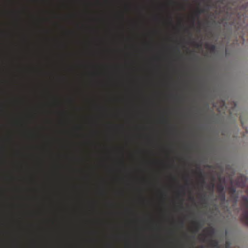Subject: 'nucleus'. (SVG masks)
Segmentation results:
<instances>
[{
  "instance_id": "obj_7",
  "label": "nucleus",
  "mask_w": 248,
  "mask_h": 248,
  "mask_svg": "<svg viewBox=\"0 0 248 248\" xmlns=\"http://www.w3.org/2000/svg\"><path fill=\"white\" fill-rule=\"evenodd\" d=\"M210 244L213 247L217 248H219L218 242L216 240H212L210 242Z\"/></svg>"
},
{
  "instance_id": "obj_21",
  "label": "nucleus",
  "mask_w": 248,
  "mask_h": 248,
  "mask_svg": "<svg viewBox=\"0 0 248 248\" xmlns=\"http://www.w3.org/2000/svg\"><path fill=\"white\" fill-rule=\"evenodd\" d=\"M170 21H171V18H170Z\"/></svg>"
},
{
  "instance_id": "obj_20",
  "label": "nucleus",
  "mask_w": 248,
  "mask_h": 248,
  "mask_svg": "<svg viewBox=\"0 0 248 248\" xmlns=\"http://www.w3.org/2000/svg\"><path fill=\"white\" fill-rule=\"evenodd\" d=\"M180 196V193H178V196Z\"/></svg>"
},
{
  "instance_id": "obj_13",
  "label": "nucleus",
  "mask_w": 248,
  "mask_h": 248,
  "mask_svg": "<svg viewBox=\"0 0 248 248\" xmlns=\"http://www.w3.org/2000/svg\"><path fill=\"white\" fill-rule=\"evenodd\" d=\"M240 122H241L242 126L243 127H244V122L243 120H242V118H241V117H240Z\"/></svg>"
},
{
  "instance_id": "obj_3",
  "label": "nucleus",
  "mask_w": 248,
  "mask_h": 248,
  "mask_svg": "<svg viewBox=\"0 0 248 248\" xmlns=\"http://www.w3.org/2000/svg\"><path fill=\"white\" fill-rule=\"evenodd\" d=\"M192 223L195 232H198L202 227V225L199 221H194Z\"/></svg>"
},
{
  "instance_id": "obj_9",
  "label": "nucleus",
  "mask_w": 248,
  "mask_h": 248,
  "mask_svg": "<svg viewBox=\"0 0 248 248\" xmlns=\"http://www.w3.org/2000/svg\"><path fill=\"white\" fill-rule=\"evenodd\" d=\"M219 198L220 201L222 202L225 201V193H219Z\"/></svg>"
},
{
  "instance_id": "obj_8",
  "label": "nucleus",
  "mask_w": 248,
  "mask_h": 248,
  "mask_svg": "<svg viewBox=\"0 0 248 248\" xmlns=\"http://www.w3.org/2000/svg\"><path fill=\"white\" fill-rule=\"evenodd\" d=\"M207 234L209 236H212L215 233V229L213 227H210L206 230Z\"/></svg>"
},
{
  "instance_id": "obj_12",
  "label": "nucleus",
  "mask_w": 248,
  "mask_h": 248,
  "mask_svg": "<svg viewBox=\"0 0 248 248\" xmlns=\"http://www.w3.org/2000/svg\"><path fill=\"white\" fill-rule=\"evenodd\" d=\"M231 243L230 241H227L225 243V248H231Z\"/></svg>"
},
{
  "instance_id": "obj_19",
  "label": "nucleus",
  "mask_w": 248,
  "mask_h": 248,
  "mask_svg": "<svg viewBox=\"0 0 248 248\" xmlns=\"http://www.w3.org/2000/svg\"><path fill=\"white\" fill-rule=\"evenodd\" d=\"M244 185V183H242V184H241V186H243Z\"/></svg>"
},
{
  "instance_id": "obj_1",
  "label": "nucleus",
  "mask_w": 248,
  "mask_h": 248,
  "mask_svg": "<svg viewBox=\"0 0 248 248\" xmlns=\"http://www.w3.org/2000/svg\"><path fill=\"white\" fill-rule=\"evenodd\" d=\"M241 206L243 212L240 216V220L244 224L248 226V198L246 196L241 197Z\"/></svg>"
},
{
  "instance_id": "obj_2",
  "label": "nucleus",
  "mask_w": 248,
  "mask_h": 248,
  "mask_svg": "<svg viewBox=\"0 0 248 248\" xmlns=\"http://www.w3.org/2000/svg\"><path fill=\"white\" fill-rule=\"evenodd\" d=\"M197 174H198L199 178L200 180L201 183L202 184H204L205 182L204 180V175L202 172V171L201 170L198 168V171L197 172Z\"/></svg>"
},
{
  "instance_id": "obj_11",
  "label": "nucleus",
  "mask_w": 248,
  "mask_h": 248,
  "mask_svg": "<svg viewBox=\"0 0 248 248\" xmlns=\"http://www.w3.org/2000/svg\"><path fill=\"white\" fill-rule=\"evenodd\" d=\"M215 186V184L214 183H211L210 185L208 186V189L211 190L212 192L213 191L214 188Z\"/></svg>"
},
{
  "instance_id": "obj_15",
  "label": "nucleus",
  "mask_w": 248,
  "mask_h": 248,
  "mask_svg": "<svg viewBox=\"0 0 248 248\" xmlns=\"http://www.w3.org/2000/svg\"><path fill=\"white\" fill-rule=\"evenodd\" d=\"M166 119H163L162 120V121H161V123H166Z\"/></svg>"
},
{
  "instance_id": "obj_17",
  "label": "nucleus",
  "mask_w": 248,
  "mask_h": 248,
  "mask_svg": "<svg viewBox=\"0 0 248 248\" xmlns=\"http://www.w3.org/2000/svg\"><path fill=\"white\" fill-rule=\"evenodd\" d=\"M248 5V3H247L245 4V5H243V7H246Z\"/></svg>"
},
{
  "instance_id": "obj_6",
  "label": "nucleus",
  "mask_w": 248,
  "mask_h": 248,
  "mask_svg": "<svg viewBox=\"0 0 248 248\" xmlns=\"http://www.w3.org/2000/svg\"><path fill=\"white\" fill-rule=\"evenodd\" d=\"M204 12V10L203 9L198 8L194 13V16L197 18H199L200 15L203 13Z\"/></svg>"
},
{
  "instance_id": "obj_5",
  "label": "nucleus",
  "mask_w": 248,
  "mask_h": 248,
  "mask_svg": "<svg viewBox=\"0 0 248 248\" xmlns=\"http://www.w3.org/2000/svg\"><path fill=\"white\" fill-rule=\"evenodd\" d=\"M225 186L222 184H218L217 185V190L219 193H225Z\"/></svg>"
},
{
  "instance_id": "obj_18",
  "label": "nucleus",
  "mask_w": 248,
  "mask_h": 248,
  "mask_svg": "<svg viewBox=\"0 0 248 248\" xmlns=\"http://www.w3.org/2000/svg\"><path fill=\"white\" fill-rule=\"evenodd\" d=\"M190 200H193V197H190Z\"/></svg>"
},
{
  "instance_id": "obj_4",
  "label": "nucleus",
  "mask_w": 248,
  "mask_h": 248,
  "mask_svg": "<svg viewBox=\"0 0 248 248\" xmlns=\"http://www.w3.org/2000/svg\"><path fill=\"white\" fill-rule=\"evenodd\" d=\"M206 48L208 49L211 53H213L216 50V46L212 44H206Z\"/></svg>"
},
{
  "instance_id": "obj_16",
  "label": "nucleus",
  "mask_w": 248,
  "mask_h": 248,
  "mask_svg": "<svg viewBox=\"0 0 248 248\" xmlns=\"http://www.w3.org/2000/svg\"><path fill=\"white\" fill-rule=\"evenodd\" d=\"M161 195H162V196H166V194H165L164 192H163V193H161Z\"/></svg>"
},
{
  "instance_id": "obj_10",
  "label": "nucleus",
  "mask_w": 248,
  "mask_h": 248,
  "mask_svg": "<svg viewBox=\"0 0 248 248\" xmlns=\"http://www.w3.org/2000/svg\"><path fill=\"white\" fill-rule=\"evenodd\" d=\"M230 193L233 194L235 193L236 189L234 187L231 186L228 188Z\"/></svg>"
},
{
  "instance_id": "obj_14",
  "label": "nucleus",
  "mask_w": 248,
  "mask_h": 248,
  "mask_svg": "<svg viewBox=\"0 0 248 248\" xmlns=\"http://www.w3.org/2000/svg\"><path fill=\"white\" fill-rule=\"evenodd\" d=\"M183 224H184L183 221H181L180 222V225H181V226L183 227Z\"/></svg>"
}]
</instances>
